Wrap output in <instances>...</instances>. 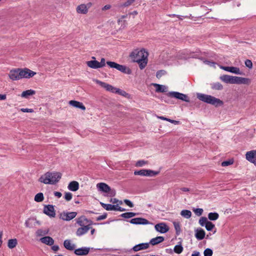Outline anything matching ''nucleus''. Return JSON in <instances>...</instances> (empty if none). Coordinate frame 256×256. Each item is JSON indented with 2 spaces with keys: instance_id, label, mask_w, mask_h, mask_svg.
Returning <instances> with one entry per match:
<instances>
[{
  "instance_id": "338daca9",
  "label": "nucleus",
  "mask_w": 256,
  "mask_h": 256,
  "mask_svg": "<svg viewBox=\"0 0 256 256\" xmlns=\"http://www.w3.org/2000/svg\"><path fill=\"white\" fill-rule=\"evenodd\" d=\"M52 249L54 251L56 252V251H58L59 250V246H57V245H54V246H52Z\"/></svg>"
},
{
  "instance_id": "4be33fe9",
  "label": "nucleus",
  "mask_w": 256,
  "mask_h": 256,
  "mask_svg": "<svg viewBox=\"0 0 256 256\" xmlns=\"http://www.w3.org/2000/svg\"><path fill=\"white\" fill-rule=\"evenodd\" d=\"M70 105L76 108H80L83 110H86V106L81 102L72 100L68 102Z\"/></svg>"
},
{
  "instance_id": "4c0bfd02",
  "label": "nucleus",
  "mask_w": 256,
  "mask_h": 256,
  "mask_svg": "<svg viewBox=\"0 0 256 256\" xmlns=\"http://www.w3.org/2000/svg\"><path fill=\"white\" fill-rule=\"evenodd\" d=\"M34 200L36 202H42L44 200V194L42 192L37 194L34 196Z\"/></svg>"
},
{
  "instance_id": "e2e57ef3",
  "label": "nucleus",
  "mask_w": 256,
  "mask_h": 256,
  "mask_svg": "<svg viewBox=\"0 0 256 256\" xmlns=\"http://www.w3.org/2000/svg\"><path fill=\"white\" fill-rule=\"evenodd\" d=\"M109 194H110V196H114L116 194V190H111L110 189V191H109Z\"/></svg>"
},
{
  "instance_id": "9b49d317",
  "label": "nucleus",
  "mask_w": 256,
  "mask_h": 256,
  "mask_svg": "<svg viewBox=\"0 0 256 256\" xmlns=\"http://www.w3.org/2000/svg\"><path fill=\"white\" fill-rule=\"evenodd\" d=\"M246 158L248 161L256 166V150L248 152L246 154Z\"/></svg>"
},
{
  "instance_id": "09e8293b",
  "label": "nucleus",
  "mask_w": 256,
  "mask_h": 256,
  "mask_svg": "<svg viewBox=\"0 0 256 256\" xmlns=\"http://www.w3.org/2000/svg\"><path fill=\"white\" fill-rule=\"evenodd\" d=\"M114 93L118 94L122 96H126L128 94L125 91L118 88H116Z\"/></svg>"
},
{
  "instance_id": "2f4dec72",
  "label": "nucleus",
  "mask_w": 256,
  "mask_h": 256,
  "mask_svg": "<svg viewBox=\"0 0 256 256\" xmlns=\"http://www.w3.org/2000/svg\"><path fill=\"white\" fill-rule=\"evenodd\" d=\"M64 246L68 250H72L74 248V244H72L70 241L68 240H66L64 241Z\"/></svg>"
},
{
  "instance_id": "f3484780",
  "label": "nucleus",
  "mask_w": 256,
  "mask_h": 256,
  "mask_svg": "<svg viewBox=\"0 0 256 256\" xmlns=\"http://www.w3.org/2000/svg\"><path fill=\"white\" fill-rule=\"evenodd\" d=\"M220 68L226 71L230 72L232 73H234L238 74H241L240 71V68L234 66H220Z\"/></svg>"
},
{
  "instance_id": "c85d7f7f",
  "label": "nucleus",
  "mask_w": 256,
  "mask_h": 256,
  "mask_svg": "<svg viewBox=\"0 0 256 256\" xmlns=\"http://www.w3.org/2000/svg\"><path fill=\"white\" fill-rule=\"evenodd\" d=\"M164 240V238L163 236H157L155 238H152L150 240L149 244H151L154 246V245L157 244L160 242H162Z\"/></svg>"
},
{
  "instance_id": "13d9d810",
  "label": "nucleus",
  "mask_w": 256,
  "mask_h": 256,
  "mask_svg": "<svg viewBox=\"0 0 256 256\" xmlns=\"http://www.w3.org/2000/svg\"><path fill=\"white\" fill-rule=\"evenodd\" d=\"M106 216H107V214H102L101 216H98L96 218V220H104V219L106 218Z\"/></svg>"
},
{
  "instance_id": "864d4df0",
  "label": "nucleus",
  "mask_w": 256,
  "mask_h": 256,
  "mask_svg": "<svg viewBox=\"0 0 256 256\" xmlns=\"http://www.w3.org/2000/svg\"><path fill=\"white\" fill-rule=\"evenodd\" d=\"M72 194L70 192H66L64 195V198L67 201H70L72 198Z\"/></svg>"
},
{
  "instance_id": "dca6fc26",
  "label": "nucleus",
  "mask_w": 256,
  "mask_h": 256,
  "mask_svg": "<svg viewBox=\"0 0 256 256\" xmlns=\"http://www.w3.org/2000/svg\"><path fill=\"white\" fill-rule=\"evenodd\" d=\"M96 82L97 84H99L102 87L104 88L108 92L114 93L115 90H116V88L112 86L110 84H109L104 82H102L98 80H96Z\"/></svg>"
},
{
  "instance_id": "052dcab7",
  "label": "nucleus",
  "mask_w": 256,
  "mask_h": 256,
  "mask_svg": "<svg viewBox=\"0 0 256 256\" xmlns=\"http://www.w3.org/2000/svg\"><path fill=\"white\" fill-rule=\"evenodd\" d=\"M165 73V71L164 70H160V71H158L157 72H156V77L157 78H160L162 76V75L164 74Z\"/></svg>"
},
{
  "instance_id": "4d7b16f0",
  "label": "nucleus",
  "mask_w": 256,
  "mask_h": 256,
  "mask_svg": "<svg viewBox=\"0 0 256 256\" xmlns=\"http://www.w3.org/2000/svg\"><path fill=\"white\" fill-rule=\"evenodd\" d=\"M20 111L24 112H33L34 110L32 108H22L20 109Z\"/></svg>"
},
{
  "instance_id": "412c9836",
  "label": "nucleus",
  "mask_w": 256,
  "mask_h": 256,
  "mask_svg": "<svg viewBox=\"0 0 256 256\" xmlns=\"http://www.w3.org/2000/svg\"><path fill=\"white\" fill-rule=\"evenodd\" d=\"M90 228L91 227L88 225L84 226H81L80 228H78L76 232V234L78 236H81L86 234Z\"/></svg>"
},
{
  "instance_id": "c756f323",
  "label": "nucleus",
  "mask_w": 256,
  "mask_h": 256,
  "mask_svg": "<svg viewBox=\"0 0 256 256\" xmlns=\"http://www.w3.org/2000/svg\"><path fill=\"white\" fill-rule=\"evenodd\" d=\"M220 79L226 83L232 84L233 76L225 74L222 76Z\"/></svg>"
},
{
  "instance_id": "9d476101",
  "label": "nucleus",
  "mask_w": 256,
  "mask_h": 256,
  "mask_svg": "<svg viewBox=\"0 0 256 256\" xmlns=\"http://www.w3.org/2000/svg\"><path fill=\"white\" fill-rule=\"evenodd\" d=\"M250 82V80L249 78L233 76L232 84H249Z\"/></svg>"
},
{
  "instance_id": "1a4fd4ad",
  "label": "nucleus",
  "mask_w": 256,
  "mask_h": 256,
  "mask_svg": "<svg viewBox=\"0 0 256 256\" xmlns=\"http://www.w3.org/2000/svg\"><path fill=\"white\" fill-rule=\"evenodd\" d=\"M20 68L12 69L10 70L8 74V77L12 80H20Z\"/></svg>"
},
{
  "instance_id": "f8f14e48",
  "label": "nucleus",
  "mask_w": 256,
  "mask_h": 256,
  "mask_svg": "<svg viewBox=\"0 0 256 256\" xmlns=\"http://www.w3.org/2000/svg\"><path fill=\"white\" fill-rule=\"evenodd\" d=\"M130 222L134 224L146 225L150 224V222L146 218H136L130 220Z\"/></svg>"
},
{
  "instance_id": "b1692460",
  "label": "nucleus",
  "mask_w": 256,
  "mask_h": 256,
  "mask_svg": "<svg viewBox=\"0 0 256 256\" xmlns=\"http://www.w3.org/2000/svg\"><path fill=\"white\" fill-rule=\"evenodd\" d=\"M153 86L156 88V92H164L168 91V87L166 86L157 84H153Z\"/></svg>"
},
{
  "instance_id": "bb28decb",
  "label": "nucleus",
  "mask_w": 256,
  "mask_h": 256,
  "mask_svg": "<svg viewBox=\"0 0 256 256\" xmlns=\"http://www.w3.org/2000/svg\"><path fill=\"white\" fill-rule=\"evenodd\" d=\"M86 64L88 66L92 68H100V65L99 62L97 60H90L86 62Z\"/></svg>"
},
{
  "instance_id": "774afa93",
  "label": "nucleus",
  "mask_w": 256,
  "mask_h": 256,
  "mask_svg": "<svg viewBox=\"0 0 256 256\" xmlns=\"http://www.w3.org/2000/svg\"><path fill=\"white\" fill-rule=\"evenodd\" d=\"M192 256H200V253L198 252L194 251L192 254Z\"/></svg>"
},
{
  "instance_id": "680f3d73",
  "label": "nucleus",
  "mask_w": 256,
  "mask_h": 256,
  "mask_svg": "<svg viewBox=\"0 0 256 256\" xmlns=\"http://www.w3.org/2000/svg\"><path fill=\"white\" fill-rule=\"evenodd\" d=\"M191 16V14H190L189 16H182L180 15H177L176 17L180 20H182L183 18H190Z\"/></svg>"
},
{
  "instance_id": "58836bf2",
  "label": "nucleus",
  "mask_w": 256,
  "mask_h": 256,
  "mask_svg": "<svg viewBox=\"0 0 256 256\" xmlns=\"http://www.w3.org/2000/svg\"><path fill=\"white\" fill-rule=\"evenodd\" d=\"M219 215L217 212H210L208 214V218L211 220H216L218 218Z\"/></svg>"
},
{
  "instance_id": "de8ad7c7",
  "label": "nucleus",
  "mask_w": 256,
  "mask_h": 256,
  "mask_svg": "<svg viewBox=\"0 0 256 256\" xmlns=\"http://www.w3.org/2000/svg\"><path fill=\"white\" fill-rule=\"evenodd\" d=\"M213 252L212 250L209 248H206L204 252V256H212Z\"/></svg>"
},
{
  "instance_id": "a878e982",
  "label": "nucleus",
  "mask_w": 256,
  "mask_h": 256,
  "mask_svg": "<svg viewBox=\"0 0 256 256\" xmlns=\"http://www.w3.org/2000/svg\"><path fill=\"white\" fill-rule=\"evenodd\" d=\"M79 188V184L76 181L71 182L68 186V188L72 191H76Z\"/></svg>"
},
{
  "instance_id": "ea45409f",
  "label": "nucleus",
  "mask_w": 256,
  "mask_h": 256,
  "mask_svg": "<svg viewBox=\"0 0 256 256\" xmlns=\"http://www.w3.org/2000/svg\"><path fill=\"white\" fill-rule=\"evenodd\" d=\"M100 204L106 210H112V209L114 208L113 205L111 204H106L102 202H100Z\"/></svg>"
},
{
  "instance_id": "423d86ee",
  "label": "nucleus",
  "mask_w": 256,
  "mask_h": 256,
  "mask_svg": "<svg viewBox=\"0 0 256 256\" xmlns=\"http://www.w3.org/2000/svg\"><path fill=\"white\" fill-rule=\"evenodd\" d=\"M159 172L154 171L151 170H140L134 172V175H140L142 176H154L158 175Z\"/></svg>"
},
{
  "instance_id": "f03ea898",
  "label": "nucleus",
  "mask_w": 256,
  "mask_h": 256,
  "mask_svg": "<svg viewBox=\"0 0 256 256\" xmlns=\"http://www.w3.org/2000/svg\"><path fill=\"white\" fill-rule=\"evenodd\" d=\"M197 98L204 102L211 104L216 106H222L224 104L223 102L220 100L210 95L198 93L197 94Z\"/></svg>"
},
{
  "instance_id": "49530a36",
  "label": "nucleus",
  "mask_w": 256,
  "mask_h": 256,
  "mask_svg": "<svg viewBox=\"0 0 256 256\" xmlns=\"http://www.w3.org/2000/svg\"><path fill=\"white\" fill-rule=\"evenodd\" d=\"M135 0H128L125 2L120 4V7H127L131 5Z\"/></svg>"
},
{
  "instance_id": "473e14b6",
  "label": "nucleus",
  "mask_w": 256,
  "mask_h": 256,
  "mask_svg": "<svg viewBox=\"0 0 256 256\" xmlns=\"http://www.w3.org/2000/svg\"><path fill=\"white\" fill-rule=\"evenodd\" d=\"M148 58H144L142 60H138V61L136 62L138 63L139 67L141 70L144 68L148 64Z\"/></svg>"
},
{
  "instance_id": "ddd939ff",
  "label": "nucleus",
  "mask_w": 256,
  "mask_h": 256,
  "mask_svg": "<svg viewBox=\"0 0 256 256\" xmlns=\"http://www.w3.org/2000/svg\"><path fill=\"white\" fill-rule=\"evenodd\" d=\"M76 222L81 226H84L87 225L90 226V225L92 224V222L86 218L85 216H82L78 218L77 219Z\"/></svg>"
},
{
  "instance_id": "f257e3e1",
  "label": "nucleus",
  "mask_w": 256,
  "mask_h": 256,
  "mask_svg": "<svg viewBox=\"0 0 256 256\" xmlns=\"http://www.w3.org/2000/svg\"><path fill=\"white\" fill-rule=\"evenodd\" d=\"M62 174L58 172H47L40 176L38 181L44 184H54L61 178Z\"/></svg>"
},
{
  "instance_id": "4468645a",
  "label": "nucleus",
  "mask_w": 256,
  "mask_h": 256,
  "mask_svg": "<svg viewBox=\"0 0 256 256\" xmlns=\"http://www.w3.org/2000/svg\"><path fill=\"white\" fill-rule=\"evenodd\" d=\"M44 212L45 214L50 217L54 218L56 216V212L54 206L52 205H48L44 208Z\"/></svg>"
},
{
  "instance_id": "a18cd8bd",
  "label": "nucleus",
  "mask_w": 256,
  "mask_h": 256,
  "mask_svg": "<svg viewBox=\"0 0 256 256\" xmlns=\"http://www.w3.org/2000/svg\"><path fill=\"white\" fill-rule=\"evenodd\" d=\"M173 224H174V226L175 230H176V234L177 235H178L180 234V230H181L180 225L178 222H174Z\"/></svg>"
},
{
  "instance_id": "c03bdc74",
  "label": "nucleus",
  "mask_w": 256,
  "mask_h": 256,
  "mask_svg": "<svg viewBox=\"0 0 256 256\" xmlns=\"http://www.w3.org/2000/svg\"><path fill=\"white\" fill-rule=\"evenodd\" d=\"M205 227L207 230L210 231L214 228V224H213L212 222L208 221V222L205 226Z\"/></svg>"
},
{
  "instance_id": "cd10ccee",
  "label": "nucleus",
  "mask_w": 256,
  "mask_h": 256,
  "mask_svg": "<svg viewBox=\"0 0 256 256\" xmlns=\"http://www.w3.org/2000/svg\"><path fill=\"white\" fill-rule=\"evenodd\" d=\"M76 12L78 14H86L88 12V10L85 4H82L77 7Z\"/></svg>"
},
{
  "instance_id": "6ab92c4d",
  "label": "nucleus",
  "mask_w": 256,
  "mask_h": 256,
  "mask_svg": "<svg viewBox=\"0 0 256 256\" xmlns=\"http://www.w3.org/2000/svg\"><path fill=\"white\" fill-rule=\"evenodd\" d=\"M90 250V248L82 247L74 250V254L78 256H86L88 254Z\"/></svg>"
},
{
  "instance_id": "393cba45",
  "label": "nucleus",
  "mask_w": 256,
  "mask_h": 256,
  "mask_svg": "<svg viewBox=\"0 0 256 256\" xmlns=\"http://www.w3.org/2000/svg\"><path fill=\"white\" fill-rule=\"evenodd\" d=\"M205 232L202 229L196 230V231L195 236L198 240H202L204 238L205 236Z\"/></svg>"
},
{
  "instance_id": "bf43d9fd",
  "label": "nucleus",
  "mask_w": 256,
  "mask_h": 256,
  "mask_svg": "<svg viewBox=\"0 0 256 256\" xmlns=\"http://www.w3.org/2000/svg\"><path fill=\"white\" fill-rule=\"evenodd\" d=\"M99 64L100 65V68L104 67L106 65V60L104 58H102L100 60V62H99Z\"/></svg>"
},
{
  "instance_id": "0e129e2a",
  "label": "nucleus",
  "mask_w": 256,
  "mask_h": 256,
  "mask_svg": "<svg viewBox=\"0 0 256 256\" xmlns=\"http://www.w3.org/2000/svg\"><path fill=\"white\" fill-rule=\"evenodd\" d=\"M54 194L55 196H56L58 198H60L62 196V193L58 192H54Z\"/></svg>"
},
{
  "instance_id": "39448f33",
  "label": "nucleus",
  "mask_w": 256,
  "mask_h": 256,
  "mask_svg": "<svg viewBox=\"0 0 256 256\" xmlns=\"http://www.w3.org/2000/svg\"><path fill=\"white\" fill-rule=\"evenodd\" d=\"M167 96L171 98H174L178 100H180L184 102H189L190 98L185 94L180 93L177 92H170L166 94Z\"/></svg>"
},
{
  "instance_id": "7ed1b4c3",
  "label": "nucleus",
  "mask_w": 256,
  "mask_h": 256,
  "mask_svg": "<svg viewBox=\"0 0 256 256\" xmlns=\"http://www.w3.org/2000/svg\"><path fill=\"white\" fill-rule=\"evenodd\" d=\"M148 52L144 49L140 50H135L130 54V58L135 62L138 61V60H142L144 58H148Z\"/></svg>"
},
{
  "instance_id": "0eeeda50",
  "label": "nucleus",
  "mask_w": 256,
  "mask_h": 256,
  "mask_svg": "<svg viewBox=\"0 0 256 256\" xmlns=\"http://www.w3.org/2000/svg\"><path fill=\"white\" fill-rule=\"evenodd\" d=\"M20 71L21 79L24 78H32L36 74V72L28 68H20Z\"/></svg>"
},
{
  "instance_id": "5701e85b",
  "label": "nucleus",
  "mask_w": 256,
  "mask_h": 256,
  "mask_svg": "<svg viewBox=\"0 0 256 256\" xmlns=\"http://www.w3.org/2000/svg\"><path fill=\"white\" fill-rule=\"evenodd\" d=\"M40 241L42 243L45 244L48 246H52L54 244V240L52 239V238H51L49 236H46L40 239Z\"/></svg>"
},
{
  "instance_id": "8fccbe9b",
  "label": "nucleus",
  "mask_w": 256,
  "mask_h": 256,
  "mask_svg": "<svg viewBox=\"0 0 256 256\" xmlns=\"http://www.w3.org/2000/svg\"><path fill=\"white\" fill-rule=\"evenodd\" d=\"M114 208L112 209V210H116V211H120V212H124L126 210L125 208H122V207H120L118 206V204L116 205H113Z\"/></svg>"
},
{
  "instance_id": "3c124183",
  "label": "nucleus",
  "mask_w": 256,
  "mask_h": 256,
  "mask_svg": "<svg viewBox=\"0 0 256 256\" xmlns=\"http://www.w3.org/2000/svg\"><path fill=\"white\" fill-rule=\"evenodd\" d=\"M194 212L198 216H200L202 214L203 212V210L202 208H197L194 209Z\"/></svg>"
},
{
  "instance_id": "a19ab883",
  "label": "nucleus",
  "mask_w": 256,
  "mask_h": 256,
  "mask_svg": "<svg viewBox=\"0 0 256 256\" xmlns=\"http://www.w3.org/2000/svg\"><path fill=\"white\" fill-rule=\"evenodd\" d=\"M183 249V247L182 245H176L174 248V250L176 253L180 254L182 252Z\"/></svg>"
},
{
  "instance_id": "c9c22d12",
  "label": "nucleus",
  "mask_w": 256,
  "mask_h": 256,
  "mask_svg": "<svg viewBox=\"0 0 256 256\" xmlns=\"http://www.w3.org/2000/svg\"><path fill=\"white\" fill-rule=\"evenodd\" d=\"M212 88L216 90H222L223 88L222 85L220 82H215L211 84Z\"/></svg>"
},
{
  "instance_id": "2eb2a0df",
  "label": "nucleus",
  "mask_w": 256,
  "mask_h": 256,
  "mask_svg": "<svg viewBox=\"0 0 256 256\" xmlns=\"http://www.w3.org/2000/svg\"><path fill=\"white\" fill-rule=\"evenodd\" d=\"M154 228L156 231L162 234L166 233L169 230L168 226L163 222L156 224Z\"/></svg>"
},
{
  "instance_id": "a211bd4d",
  "label": "nucleus",
  "mask_w": 256,
  "mask_h": 256,
  "mask_svg": "<svg viewBox=\"0 0 256 256\" xmlns=\"http://www.w3.org/2000/svg\"><path fill=\"white\" fill-rule=\"evenodd\" d=\"M150 246L149 243H141L134 246L132 248V250L135 252L144 250L148 248Z\"/></svg>"
},
{
  "instance_id": "72a5a7b5",
  "label": "nucleus",
  "mask_w": 256,
  "mask_h": 256,
  "mask_svg": "<svg viewBox=\"0 0 256 256\" xmlns=\"http://www.w3.org/2000/svg\"><path fill=\"white\" fill-rule=\"evenodd\" d=\"M180 214L182 216L186 218H189L192 216V212L189 210H184L181 211Z\"/></svg>"
},
{
  "instance_id": "603ef678",
  "label": "nucleus",
  "mask_w": 256,
  "mask_h": 256,
  "mask_svg": "<svg viewBox=\"0 0 256 256\" xmlns=\"http://www.w3.org/2000/svg\"><path fill=\"white\" fill-rule=\"evenodd\" d=\"M232 164H233V160H226V161H224L222 162V166H230Z\"/></svg>"
},
{
  "instance_id": "6e6d98bb",
  "label": "nucleus",
  "mask_w": 256,
  "mask_h": 256,
  "mask_svg": "<svg viewBox=\"0 0 256 256\" xmlns=\"http://www.w3.org/2000/svg\"><path fill=\"white\" fill-rule=\"evenodd\" d=\"M124 202L130 208H132L134 206L133 203L128 200L125 199L124 200Z\"/></svg>"
},
{
  "instance_id": "f704fd0d",
  "label": "nucleus",
  "mask_w": 256,
  "mask_h": 256,
  "mask_svg": "<svg viewBox=\"0 0 256 256\" xmlns=\"http://www.w3.org/2000/svg\"><path fill=\"white\" fill-rule=\"evenodd\" d=\"M18 244L17 240L16 238L9 240L8 246L10 248H13L16 246Z\"/></svg>"
},
{
  "instance_id": "69168bd1",
  "label": "nucleus",
  "mask_w": 256,
  "mask_h": 256,
  "mask_svg": "<svg viewBox=\"0 0 256 256\" xmlns=\"http://www.w3.org/2000/svg\"><path fill=\"white\" fill-rule=\"evenodd\" d=\"M111 8V6L110 4H106V6H104L102 8V10H109Z\"/></svg>"
},
{
  "instance_id": "7c9ffc66",
  "label": "nucleus",
  "mask_w": 256,
  "mask_h": 256,
  "mask_svg": "<svg viewBox=\"0 0 256 256\" xmlns=\"http://www.w3.org/2000/svg\"><path fill=\"white\" fill-rule=\"evenodd\" d=\"M35 94V90H28L24 91L21 94V96L24 98H28V96L34 95Z\"/></svg>"
},
{
  "instance_id": "37998d69",
  "label": "nucleus",
  "mask_w": 256,
  "mask_h": 256,
  "mask_svg": "<svg viewBox=\"0 0 256 256\" xmlns=\"http://www.w3.org/2000/svg\"><path fill=\"white\" fill-rule=\"evenodd\" d=\"M148 162L144 160H140L136 162V166L137 167H142L146 164H148Z\"/></svg>"
},
{
  "instance_id": "79ce46f5",
  "label": "nucleus",
  "mask_w": 256,
  "mask_h": 256,
  "mask_svg": "<svg viewBox=\"0 0 256 256\" xmlns=\"http://www.w3.org/2000/svg\"><path fill=\"white\" fill-rule=\"evenodd\" d=\"M198 222L201 226H204L206 225V224L208 222V221L206 217H202L199 220Z\"/></svg>"
},
{
  "instance_id": "e433bc0d",
  "label": "nucleus",
  "mask_w": 256,
  "mask_h": 256,
  "mask_svg": "<svg viewBox=\"0 0 256 256\" xmlns=\"http://www.w3.org/2000/svg\"><path fill=\"white\" fill-rule=\"evenodd\" d=\"M136 214L132 212H127L122 214L120 216L125 218H129L136 216Z\"/></svg>"
},
{
  "instance_id": "6e6552de",
  "label": "nucleus",
  "mask_w": 256,
  "mask_h": 256,
  "mask_svg": "<svg viewBox=\"0 0 256 256\" xmlns=\"http://www.w3.org/2000/svg\"><path fill=\"white\" fill-rule=\"evenodd\" d=\"M77 214L76 212H63L60 214V218L66 220L70 221L74 218Z\"/></svg>"
},
{
  "instance_id": "20e7f679",
  "label": "nucleus",
  "mask_w": 256,
  "mask_h": 256,
  "mask_svg": "<svg viewBox=\"0 0 256 256\" xmlns=\"http://www.w3.org/2000/svg\"><path fill=\"white\" fill-rule=\"evenodd\" d=\"M107 64L111 68H114L117 70L126 74H130L131 70L125 66L121 65L114 62L108 61Z\"/></svg>"
},
{
  "instance_id": "5fc2aeb1",
  "label": "nucleus",
  "mask_w": 256,
  "mask_h": 256,
  "mask_svg": "<svg viewBox=\"0 0 256 256\" xmlns=\"http://www.w3.org/2000/svg\"><path fill=\"white\" fill-rule=\"evenodd\" d=\"M245 64L246 66L248 68H252V61L250 60H246L245 61Z\"/></svg>"
},
{
  "instance_id": "aec40b11",
  "label": "nucleus",
  "mask_w": 256,
  "mask_h": 256,
  "mask_svg": "<svg viewBox=\"0 0 256 256\" xmlns=\"http://www.w3.org/2000/svg\"><path fill=\"white\" fill-rule=\"evenodd\" d=\"M96 187L99 190L104 192H108L110 191V188L105 183H98L97 184Z\"/></svg>"
}]
</instances>
